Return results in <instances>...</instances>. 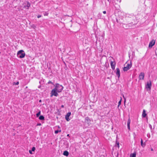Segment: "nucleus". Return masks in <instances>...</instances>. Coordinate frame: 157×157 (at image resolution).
I'll use <instances>...</instances> for the list:
<instances>
[{
  "label": "nucleus",
  "mask_w": 157,
  "mask_h": 157,
  "mask_svg": "<svg viewBox=\"0 0 157 157\" xmlns=\"http://www.w3.org/2000/svg\"><path fill=\"white\" fill-rule=\"evenodd\" d=\"M24 52V51L23 50L18 51L17 54V56L20 58H24L25 56V53Z\"/></svg>",
  "instance_id": "obj_1"
},
{
  "label": "nucleus",
  "mask_w": 157,
  "mask_h": 157,
  "mask_svg": "<svg viewBox=\"0 0 157 157\" xmlns=\"http://www.w3.org/2000/svg\"><path fill=\"white\" fill-rule=\"evenodd\" d=\"M56 85L55 88H56L57 91L59 93L61 92L63 89V87L58 83L56 84Z\"/></svg>",
  "instance_id": "obj_2"
},
{
  "label": "nucleus",
  "mask_w": 157,
  "mask_h": 157,
  "mask_svg": "<svg viewBox=\"0 0 157 157\" xmlns=\"http://www.w3.org/2000/svg\"><path fill=\"white\" fill-rule=\"evenodd\" d=\"M126 64H127L126 66L123 68V70L124 71H127L129 70L132 66L131 61H130V63H127V62Z\"/></svg>",
  "instance_id": "obj_3"
},
{
  "label": "nucleus",
  "mask_w": 157,
  "mask_h": 157,
  "mask_svg": "<svg viewBox=\"0 0 157 157\" xmlns=\"http://www.w3.org/2000/svg\"><path fill=\"white\" fill-rule=\"evenodd\" d=\"M51 97H52L53 95L55 96H57L58 95V94L57 93V90H56V88H54L53 89L51 92Z\"/></svg>",
  "instance_id": "obj_4"
},
{
  "label": "nucleus",
  "mask_w": 157,
  "mask_h": 157,
  "mask_svg": "<svg viewBox=\"0 0 157 157\" xmlns=\"http://www.w3.org/2000/svg\"><path fill=\"white\" fill-rule=\"evenodd\" d=\"M24 8L26 9H28L30 6V3L28 2H26L24 3Z\"/></svg>",
  "instance_id": "obj_5"
},
{
  "label": "nucleus",
  "mask_w": 157,
  "mask_h": 157,
  "mask_svg": "<svg viewBox=\"0 0 157 157\" xmlns=\"http://www.w3.org/2000/svg\"><path fill=\"white\" fill-rule=\"evenodd\" d=\"M151 81H150L149 82H147L146 88L149 89L150 90L151 89Z\"/></svg>",
  "instance_id": "obj_6"
},
{
  "label": "nucleus",
  "mask_w": 157,
  "mask_h": 157,
  "mask_svg": "<svg viewBox=\"0 0 157 157\" xmlns=\"http://www.w3.org/2000/svg\"><path fill=\"white\" fill-rule=\"evenodd\" d=\"M71 115V112H68L65 115V118L67 121H68L70 120V119L69 118V117Z\"/></svg>",
  "instance_id": "obj_7"
},
{
  "label": "nucleus",
  "mask_w": 157,
  "mask_h": 157,
  "mask_svg": "<svg viewBox=\"0 0 157 157\" xmlns=\"http://www.w3.org/2000/svg\"><path fill=\"white\" fill-rule=\"evenodd\" d=\"M155 40H152L149 43V48H151L155 44Z\"/></svg>",
  "instance_id": "obj_8"
},
{
  "label": "nucleus",
  "mask_w": 157,
  "mask_h": 157,
  "mask_svg": "<svg viewBox=\"0 0 157 157\" xmlns=\"http://www.w3.org/2000/svg\"><path fill=\"white\" fill-rule=\"evenodd\" d=\"M144 74L143 72H141L140 73L139 77V78L140 80H143L144 79Z\"/></svg>",
  "instance_id": "obj_9"
},
{
  "label": "nucleus",
  "mask_w": 157,
  "mask_h": 157,
  "mask_svg": "<svg viewBox=\"0 0 157 157\" xmlns=\"http://www.w3.org/2000/svg\"><path fill=\"white\" fill-rule=\"evenodd\" d=\"M110 65L112 69L114 70L115 69V63L114 62H113V61H111L110 62Z\"/></svg>",
  "instance_id": "obj_10"
},
{
  "label": "nucleus",
  "mask_w": 157,
  "mask_h": 157,
  "mask_svg": "<svg viewBox=\"0 0 157 157\" xmlns=\"http://www.w3.org/2000/svg\"><path fill=\"white\" fill-rule=\"evenodd\" d=\"M116 75L118 76L119 78L120 76V70L119 68H117L116 69Z\"/></svg>",
  "instance_id": "obj_11"
},
{
  "label": "nucleus",
  "mask_w": 157,
  "mask_h": 157,
  "mask_svg": "<svg viewBox=\"0 0 157 157\" xmlns=\"http://www.w3.org/2000/svg\"><path fill=\"white\" fill-rule=\"evenodd\" d=\"M85 122L87 124L90 123V120L88 117H86L85 118Z\"/></svg>",
  "instance_id": "obj_12"
},
{
  "label": "nucleus",
  "mask_w": 157,
  "mask_h": 157,
  "mask_svg": "<svg viewBox=\"0 0 157 157\" xmlns=\"http://www.w3.org/2000/svg\"><path fill=\"white\" fill-rule=\"evenodd\" d=\"M130 118H129L127 122V126L129 130H130Z\"/></svg>",
  "instance_id": "obj_13"
},
{
  "label": "nucleus",
  "mask_w": 157,
  "mask_h": 157,
  "mask_svg": "<svg viewBox=\"0 0 157 157\" xmlns=\"http://www.w3.org/2000/svg\"><path fill=\"white\" fill-rule=\"evenodd\" d=\"M130 118H129L127 122V126L129 130H130Z\"/></svg>",
  "instance_id": "obj_14"
},
{
  "label": "nucleus",
  "mask_w": 157,
  "mask_h": 157,
  "mask_svg": "<svg viewBox=\"0 0 157 157\" xmlns=\"http://www.w3.org/2000/svg\"><path fill=\"white\" fill-rule=\"evenodd\" d=\"M141 145L143 147H144L146 145L145 143H143V140L142 139H141Z\"/></svg>",
  "instance_id": "obj_15"
},
{
  "label": "nucleus",
  "mask_w": 157,
  "mask_h": 157,
  "mask_svg": "<svg viewBox=\"0 0 157 157\" xmlns=\"http://www.w3.org/2000/svg\"><path fill=\"white\" fill-rule=\"evenodd\" d=\"M147 115L146 113V111L145 109H144L143 110V113L142 114V117H146V116Z\"/></svg>",
  "instance_id": "obj_16"
},
{
  "label": "nucleus",
  "mask_w": 157,
  "mask_h": 157,
  "mask_svg": "<svg viewBox=\"0 0 157 157\" xmlns=\"http://www.w3.org/2000/svg\"><path fill=\"white\" fill-rule=\"evenodd\" d=\"M63 155L67 156L69 155V152L66 151H65L63 152Z\"/></svg>",
  "instance_id": "obj_17"
},
{
  "label": "nucleus",
  "mask_w": 157,
  "mask_h": 157,
  "mask_svg": "<svg viewBox=\"0 0 157 157\" xmlns=\"http://www.w3.org/2000/svg\"><path fill=\"white\" fill-rule=\"evenodd\" d=\"M136 152H134L133 154H131L130 155L131 157H136Z\"/></svg>",
  "instance_id": "obj_18"
},
{
  "label": "nucleus",
  "mask_w": 157,
  "mask_h": 157,
  "mask_svg": "<svg viewBox=\"0 0 157 157\" xmlns=\"http://www.w3.org/2000/svg\"><path fill=\"white\" fill-rule=\"evenodd\" d=\"M40 120H44V117L43 116L41 115L39 117Z\"/></svg>",
  "instance_id": "obj_19"
},
{
  "label": "nucleus",
  "mask_w": 157,
  "mask_h": 157,
  "mask_svg": "<svg viewBox=\"0 0 157 157\" xmlns=\"http://www.w3.org/2000/svg\"><path fill=\"white\" fill-rule=\"evenodd\" d=\"M40 111L39 112H38V113H37L36 114V117H38L39 116L40 114Z\"/></svg>",
  "instance_id": "obj_20"
},
{
  "label": "nucleus",
  "mask_w": 157,
  "mask_h": 157,
  "mask_svg": "<svg viewBox=\"0 0 157 157\" xmlns=\"http://www.w3.org/2000/svg\"><path fill=\"white\" fill-rule=\"evenodd\" d=\"M19 82H13V85H17L19 84Z\"/></svg>",
  "instance_id": "obj_21"
},
{
  "label": "nucleus",
  "mask_w": 157,
  "mask_h": 157,
  "mask_svg": "<svg viewBox=\"0 0 157 157\" xmlns=\"http://www.w3.org/2000/svg\"><path fill=\"white\" fill-rule=\"evenodd\" d=\"M121 99L119 101L118 103V107L121 104Z\"/></svg>",
  "instance_id": "obj_22"
},
{
  "label": "nucleus",
  "mask_w": 157,
  "mask_h": 157,
  "mask_svg": "<svg viewBox=\"0 0 157 157\" xmlns=\"http://www.w3.org/2000/svg\"><path fill=\"white\" fill-rule=\"evenodd\" d=\"M116 147H119V143L118 142H116Z\"/></svg>",
  "instance_id": "obj_23"
},
{
  "label": "nucleus",
  "mask_w": 157,
  "mask_h": 157,
  "mask_svg": "<svg viewBox=\"0 0 157 157\" xmlns=\"http://www.w3.org/2000/svg\"><path fill=\"white\" fill-rule=\"evenodd\" d=\"M35 150V147H33L32 149V151H34Z\"/></svg>",
  "instance_id": "obj_24"
},
{
  "label": "nucleus",
  "mask_w": 157,
  "mask_h": 157,
  "mask_svg": "<svg viewBox=\"0 0 157 157\" xmlns=\"http://www.w3.org/2000/svg\"><path fill=\"white\" fill-rule=\"evenodd\" d=\"M48 15V13L46 12H45L44 14V16H47Z\"/></svg>",
  "instance_id": "obj_25"
},
{
  "label": "nucleus",
  "mask_w": 157,
  "mask_h": 157,
  "mask_svg": "<svg viewBox=\"0 0 157 157\" xmlns=\"http://www.w3.org/2000/svg\"><path fill=\"white\" fill-rule=\"evenodd\" d=\"M85 43V44H87V41H86V39H85V42H84V41H83V43Z\"/></svg>",
  "instance_id": "obj_26"
},
{
  "label": "nucleus",
  "mask_w": 157,
  "mask_h": 157,
  "mask_svg": "<svg viewBox=\"0 0 157 157\" xmlns=\"http://www.w3.org/2000/svg\"><path fill=\"white\" fill-rule=\"evenodd\" d=\"M58 132H59L58 130H56L55 131V133L56 134H57L58 133Z\"/></svg>",
  "instance_id": "obj_27"
},
{
  "label": "nucleus",
  "mask_w": 157,
  "mask_h": 157,
  "mask_svg": "<svg viewBox=\"0 0 157 157\" xmlns=\"http://www.w3.org/2000/svg\"><path fill=\"white\" fill-rule=\"evenodd\" d=\"M149 126L150 128H151V130L152 129V128L151 125V124H149Z\"/></svg>",
  "instance_id": "obj_28"
},
{
  "label": "nucleus",
  "mask_w": 157,
  "mask_h": 157,
  "mask_svg": "<svg viewBox=\"0 0 157 157\" xmlns=\"http://www.w3.org/2000/svg\"><path fill=\"white\" fill-rule=\"evenodd\" d=\"M32 150H29V153L31 154H32Z\"/></svg>",
  "instance_id": "obj_29"
},
{
  "label": "nucleus",
  "mask_w": 157,
  "mask_h": 157,
  "mask_svg": "<svg viewBox=\"0 0 157 157\" xmlns=\"http://www.w3.org/2000/svg\"><path fill=\"white\" fill-rule=\"evenodd\" d=\"M41 17V15H38L37 16V17L38 18H39L40 17Z\"/></svg>",
  "instance_id": "obj_30"
},
{
  "label": "nucleus",
  "mask_w": 157,
  "mask_h": 157,
  "mask_svg": "<svg viewBox=\"0 0 157 157\" xmlns=\"http://www.w3.org/2000/svg\"><path fill=\"white\" fill-rule=\"evenodd\" d=\"M41 125V124L40 123H38L37 124V126H38V125H39V126H40Z\"/></svg>",
  "instance_id": "obj_31"
},
{
  "label": "nucleus",
  "mask_w": 157,
  "mask_h": 157,
  "mask_svg": "<svg viewBox=\"0 0 157 157\" xmlns=\"http://www.w3.org/2000/svg\"><path fill=\"white\" fill-rule=\"evenodd\" d=\"M48 84L49 83H52L50 81H49L48 82Z\"/></svg>",
  "instance_id": "obj_32"
},
{
  "label": "nucleus",
  "mask_w": 157,
  "mask_h": 157,
  "mask_svg": "<svg viewBox=\"0 0 157 157\" xmlns=\"http://www.w3.org/2000/svg\"><path fill=\"white\" fill-rule=\"evenodd\" d=\"M103 13L104 14H105L106 13V11H103Z\"/></svg>",
  "instance_id": "obj_33"
},
{
  "label": "nucleus",
  "mask_w": 157,
  "mask_h": 157,
  "mask_svg": "<svg viewBox=\"0 0 157 157\" xmlns=\"http://www.w3.org/2000/svg\"><path fill=\"white\" fill-rule=\"evenodd\" d=\"M108 1V2H110L111 1V0H107Z\"/></svg>",
  "instance_id": "obj_34"
},
{
  "label": "nucleus",
  "mask_w": 157,
  "mask_h": 157,
  "mask_svg": "<svg viewBox=\"0 0 157 157\" xmlns=\"http://www.w3.org/2000/svg\"><path fill=\"white\" fill-rule=\"evenodd\" d=\"M61 107L62 108H63L64 107V105H61Z\"/></svg>",
  "instance_id": "obj_35"
},
{
  "label": "nucleus",
  "mask_w": 157,
  "mask_h": 157,
  "mask_svg": "<svg viewBox=\"0 0 157 157\" xmlns=\"http://www.w3.org/2000/svg\"><path fill=\"white\" fill-rule=\"evenodd\" d=\"M59 132H61V130H58Z\"/></svg>",
  "instance_id": "obj_36"
},
{
  "label": "nucleus",
  "mask_w": 157,
  "mask_h": 157,
  "mask_svg": "<svg viewBox=\"0 0 157 157\" xmlns=\"http://www.w3.org/2000/svg\"><path fill=\"white\" fill-rule=\"evenodd\" d=\"M41 101V100H40L39 101V102H40Z\"/></svg>",
  "instance_id": "obj_37"
},
{
  "label": "nucleus",
  "mask_w": 157,
  "mask_h": 157,
  "mask_svg": "<svg viewBox=\"0 0 157 157\" xmlns=\"http://www.w3.org/2000/svg\"><path fill=\"white\" fill-rule=\"evenodd\" d=\"M151 151H153V149H152V148H151Z\"/></svg>",
  "instance_id": "obj_38"
},
{
  "label": "nucleus",
  "mask_w": 157,
  "mask_h": 157,
  "mask_svg": "<svg viewBox=\"0 0 157 157\" xmlns=\"http://www.w3.org/2000/svg\"><path fill=\"white\" fill-rule=\"evenodd\" d=\"M123 96V97H124V99L125 100V98H124V96Z\"/></svg>",
  "instance_id": "obj_39"
},
{
  "label": "nucleus",
  "mask_w": 157,
  "mask_h": 157,
  "mask_svg": "<svg viewBox=\"0 0 157 157\" xmlns=\"http://www.w3.org/2000/svg\"><path fill=\"white\" fill-rule=\"evenodd\" d=\"M67 136H69V134H67Z\"/></svg>",
  "instance_id": "obj_40"
},
{
  "label": "nucleus",
  "mask_w": 157,
  "mask_h": 157,
  "mask_svg": "<svg viewBox=\"0 0 157 157\" xmlns=\"http://www.w3.org/2000/svg\"><path fill=\"white\" fill-rule=\"evenodd\" d=\"M35 27V26H34V27H33V28H34V27Z\"/></svg>",
  "instance_id": "obj_41"
},
{
  "label": "nucleus",
  "mask_w": 157,
  "mask_h": 157,
  "mask_svg": "<svg viewBox=\"0 0 157 157\" xmlns=\"http://www.w3.org/2000/svg\"><path fill=\"white\" fill-rule=\"evenodd\" d=\"M58 128H59V126H58Z\"/></svg>",
  "instance_id": "obj_42"
}]
</instances>
